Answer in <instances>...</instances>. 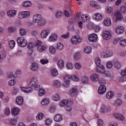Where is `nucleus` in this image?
Listing matches in <instances>:
<instances>
[{
  "instance_id": "39448f33",
  "label": "nucleus",
  "mask_w": 126,
  "mask_h": 126,
  "mask_svg": "<svg viewBox=\"0 0 126 126\" xmlns=\"http://www.w3.org/2000/svg\"><path fill=\"white\" fill-rule=\"evenodd\" d=\"M50 33L51 31L49 29L42 30L40 33V38H41V39H46V38L50 35Z\"/></svg>"
},
{
  "instance_id": "e433bc0d",
  "label": "nucleus",
  "mask_w": 126,
  "mask_h": 126,
  "mask_svg": "<svg viewBox=\"0 0 126 126\" xmlns=\"http://www.w3.org/2000/svg\"><path fill=\"white\" fill-rule=\"evenodd\" d=\"M46 94V90L44 89L40 88L38 90V96L40 97L44 96Z\"/></svg>"
},
{
  "instance_id": "c9c22d12",
  "label": "nucleus",
  "mask_w": 126,
  "mask_h": 126,
  "mask_svg": "<svg viewBox=\"0 0 126 126\" xmlns=\"http://www.w3.org/2000/svg\"><path fill=\"white\" fill-rule=\"evenodd\" d=\"M103 24L105 26H110L111 25V19L109 18H105Z\"/></svg>"
},
{
  "instance_id": "423d86ee",
  "label": "nucleus",
  "mask_w": 126,
  "mask_h": 126,
  "mask_svg": "<svg viewBox=\"0 0 126 126\" xmlns=\"http://www.w3.org/2000/svg\"><path fill=\"white\" fill-rule=\"evenodd\" d=\"M71 43L73 45H77L79 43H81L82 39L78 35L73 36L71 38Z\"/></svg>"
},
{
  "instance_id": "c85d7f7f",
  "label": "nucleus",
  "mask_w": 126,
  "mask_h": 126,
  "mask_svg": "<svg viewBox=\"0 0 126 126\" xmlns=\"http://www.w3.org/2000/svg\"><path fill=\"white\" fill-rule=\"evenodd\" d=\"M96 71L98 72H100V73H105V67L102 65H100L98 67H96Z\"/></svg>"
},
{
  "instance_id": "a18cd8bd",
  "label": "nucleus",
  "mask_w": 126,
  "mask_h": 126,
  "mask_svg": "<svg viewBox=\"0 0 126 126\" xmlns=\"http://www.w3.org/2000/svg\"><path fill=\"white\" fill-rule=\"evenodd\" d=\"M63 16V12L62 11H57L55 14L56 18H61Z\"/></svg>"
},
{
  "instance_id": "603ef678",
  "label": "nucleus",
  "mask_w": 126,
  "mask_h": 126,
  "mask_svg": "<svg viewBox=\"0 0 126 126\" xmlns=\"http://www.w3.org/2000/svg\"><path fill=\"white\" fill-rule=\"evenodd\" d=\"M66 67L68 69H72L73 68V64L71 63H67L66 64Z\"/></svg>"
},
{
  "instance_id": "f03ea898",
  "label": "nucleus",
  "mask_w": 126,
  "mask_h": 126,
  "mask_svg": "<svg viewBox=\"0 0 126 126\" xmlns=\"http://www.w3.org/2000/svg\"><path fill=\"white\" fill-rule=\"evenodd\" d=\"M36 45L37 49V51L39 53H43L45 52L48 49L47 46L43 45L42 42L40 40H37L36 42Z\"/></svg>"
},
{
  "instance_id": "dca6fc26",
  "label": "nucleus",
  "mask_w": 126,
  "mask_h": 126,
  "mask_svg": "<svg viewBox=\"0 0 126 126\" xmlns=\"http://www.w3.org/2000/svg\"><path fill=\"white\" fill-rule=\"evenodd\" d=\"M38 26L43 27L45 26L46 24H47V20L44 18V17H42L41 19H40L38 22L36 24Z\"/></svg>"
},
{
  "instance_id": "338daca9",
  "label": "nucleus",
  "mask_w": 126,
  "mask_h": 126,
  "mask_svg": "<svg viewBox=\"0 0 126 126\" xmlns=\"http://www.w3.org/2000/svg\"><path fill=\"white\" fill-rule=\"evenodd\" d=\"M106 66L108 69L112 68L113 67V63L111 62H108L106 63Z\"/></svg>"
},
{
  "instance_id": "f257e3e1",
  "label": "nucleus",
  "mask_w": 126,
  "mask_h": 126,
  "mask_svg": "<svg viewBox=\"0 0 126 126\" xmlns=\"http://www.w3.org/2000/svg\"><path fill=\"white\" fill-rule=\"evenodd\" d=\"M29 86L33 89H37L40 87L39 83H38V78H37V77H32L30 79Z\"/></svg>"
},
{
  "instance_id": "3c124183",
  "label": "nucleus",
  "mask_w": 126,
  "mask_h": 126,
  "mask_svg": "<svg viewBox=\"0 0 126 126\" xmlns=\"http://www.w3.org/2000/svg\"><path fill=\"white\" fill-rule=\"evenodd\" d=\"M43 117H44V114L42 113H39L37 115L36 118L37 121H40L43 119Z\"/></svg>"
},
{
  "instance_id": "473e14b6",
  "label": "nucleus",
  "mask_w": 126,
  "mask_h": 126,
  "mask_svg": "<svg viewBox=\"0 0 126 126\" xmlns=\"http://www.w3.org/2000/svg\"><path fill=\"white\" fill-rule=\"evenodd\" d=\"M22 5L24 7H30L32 6V2L31 1H26L22 3Z\"/></svg>"
},
{
  "instance_id": "bb28decb",
  "label": "nucleus",
  "mask_w": 126,
  "mask_h": 126,
  "mask_svg": "<svg viewBox=\"0 0 126 126\" xmlns=\"http://www.w3.org/2000/svg\"><path fill=\"white\" fill-rule=\"evenodd\" d=\"M62 86V83L61 82L58 80H54L53 83V86L55 87V88H59V87H61Z\"/></svg>"
},
{
  "instance_id": "20e7f679",
  "label": "nucleus",
  "mask_w": 126,
  "mask_h": 126,
  "mask_svg": "<svg viewBox=\"0 0 126 126\" xmlns=\"http://www.w3.org/2000/svg\"><path fill=\"white\" fill-rule=\"evenodd\" d=\"M17 42L19 47H23L26 46L27 45V40L23 37H18L17 39Z\"/></svg>"
},
{
  "instance_id": "8fccbe9b",
  "label": "nucleus",
  "mask_w": 126,
  "mask_h": 126,
  "mask_svg": "<svg viewBox=\"0 0 126 126\" xmlns=\"http://www.w3.org/2000/svg\"><path fill=\"white\" fill-rule=\"evenodd\" d=\"M95 64L96 65V66L97 67L100 66V65H102L101 64V60H100V58H99L98 57L95 58Z\"/></svg>"
},
{
  "instance_id": "f704fd0d",
  "label": "nucleus",
  "mask_w": 126,
  "mask_h": 126,
  "mask_svg": "<svg viewBox=\"0 0 126 126\" xmlns=\"http://www.w3.org/2000/svg\"><path fill=\"white\" fill-rule=\"evenodd\" d=\"M49 52L52 55H55L56 53H57V49L55 46H51L49 47Z\"/></svg>"
},
{
  "instance_id": "5fc2aeb1",
  "label": "nucleus",
  "mask_w": 126,
  "mask_h": 126,
  "mask_svg": "<svg viewBox=\"0 0 126 126\" xmlns=\"http://www.w3.org/2000/svg\"><path fill=\"white\" fill-rule=\"evenodd\" d=\"M67 104V99H63L60 102V105L61 107H63Z\"/></svg>"
},
{
  "instance_id": "09e8293b",
  "label": "nucleus",
  "mask_w": 126,
  "mask_h": 126,
  "mask_svg": "<svg viewBox=\"0 0 126 126\" xmlns=\"http://www.w3.org/2000/svg\"><path fill=\"white\" fill-rule=\"evenodd\" d=\"M63 87H65V88H68L69 86H70V81H64L63 84Z\"/></svg>"
},
{
  "instance_id": "69168bd1",
  "label": "nucleus",
  "mask_w": 126,
  "mask_h": 126,
  "mask_svg": "<svg viewBox=\"0 0 126 126\" xmlns=\"http://www.w3.org/2000/svg\"><path fill=\"white\" fill-rule=\"evenodd\" d=\"M17 121L15 119H11L10 121V124L12 125V126H15L16 125V123Z\"/></svg>"
},
{
  "instance_id": "0e129e2a",
  "label": "nucleus",
  "mask_w": 126,
  "mask_h": 126,
  "mask_svg": "<svg viewBox=\"0 0 126 126\" xmlns=\"http://www.w3.org/2000/svg\"><path fill=\"white\" fill-rule=\"evenodd\" d=\"M74 67L76 68V69H80L82 67L81 64L76 63H75Z\"/></svg>"
},
{
  "instance_id": "7ed1b4c3",
  "label": "nucleus",
  "mask_w": 126,
  "mask_h": 126,
  "mask_svg": "<svg viewBox=\"0 0 126 126\" xmlns=\"http://www.w3.org/2000/svg\"><path fill=\"white\" fill-rule=\"evenodd\" d=\"M30 12L29 11H24L20 12L18 14V18L19 19H24L28 18L30 16Z\"/></svg>"
},
{
  "instance_id": "ea45409f",
  "label": "nucleus",
  "mask_w": 126,
  "mask_h": 126,
  "mask_svg": "<svg viewBox=\"0 0 126 126\" xmlns=\"http://www.w3.org/2000/svg\"><path fill=\"white\" fill-rule=\"evenodd\" d=\"M27 34V32H26V30L24 28H21L20 29V34L22 36L24 37V36H26Z\"/></svg>"
},
{
  "instance_id": "49530a36",
  "label": "nucleus",
  "mask_w": 126,
  "mask_h": 126,
  "mask_svg": "<svg viewBox=\"0 0 126 126\" xmlns=\"http://www.w3.org/2000/svg\"><path fill=\"white\" fill-rule=\"evenodd\" d=\"M120 44L121 45V46H122V47L126 46V39L120 38Z\"/></svg>"
},
{
  "instance_id": "4be33fe9",
  "label": "nucleus",
  "mask_w": 126,
  "mask_h": 126,
  "mask_svg": "<svg viewBox=\"0 0 126 126\" xmlns=\"http://www.w3.org/2000/svg\"><path fill=\"white\" fill-rule=\"evenodd\" d=\"M113 117L115 118V119H117V120H120V121H124L125 120L124 116L118 113H114L113 114Z\"/></svg>"
},
{
  "instance_id": "aec40b11",
  "label": "nucleus",
  "mask_w": 126,
  "mask_h": 126,
  "mask_svg": "<svg viewBox=\"0 0 126 126\" xmlns=\"http://www.w3.org/2000/svg\"><path fill=\"white\" fill-rule=\"evenodd\" d=\"M97 38H98L97 34L93 33L89 36V40L90 42H96Z\"/></svg>"
},
{
  "instance_id": "e2e57ef3",
  "label": "nucleus",
  "mask_w": 126,
  "mask_h": 126,
  "mask_svg": "<svg viewBox=\"0 0 126 126\" xmlns=\"http://www.w3.org/2000/svg\"><path fill=\"white\" fill-rule=\"evenodd\" d=\"M120 10L122 13H126V6H122L120 7Z\"/></svg>"
},
{
  "instance_id": "c756f323",
  "label": "nucleus",
  "mask_w": 126,
  "mask_h": 126,
  "mask_svg": "<svg viewBox=\"0 0 126 126\" xmlns=\"http://www.w3.org/2000/svg\"><path fill=\"white\" fill-rule=\"evenodd\" d=\"M90 19V17H89V15H83L81 18V20L82 22H87V21H88Z\"/></svg>"
},
{
  "instance_id": "6ab92c4d",
  "label": "nucleus",
  "mask_w": 126,
  "mask_h": 126,
  "mask_svg": "<svg viewBox=\"0 0 126 126\" xmlns=\"http://www.w3.org/2000/svg\"><path fill=\"white\" fill-rule=\"evenodd\" d=\"M90 79L92 82H97L99 80V75L96 74H93L90 76Z\"/></svg>"
},
{
  "instance_id": "2f4dec72",
  "label": "nucleus",
  "mask_w": 126,
  "mask_h": 126,
  "mask_svg": "<svg viewBox=\"0 0 126 126\" xmlns=\"http://www.w3.org/2000/svg\"><path fill=\"white\" fill-rule=\"evenodd\" d=\"M113 65L114 67L117 69H120L121 68V63L117 60H113Z\"/></svg>"
},
{
  "instance_id": "cd10ccee",
  "label": "nucleus",
  "mask_w": 126,
  "mask_h": 126,
  "mask_svg": "<svg viewBox=\"0 0 126 126\" xmlns=\"http://www.w3.org/2000/svg\"><path fill=\"white\" fill-rule=\"evenodd\" d=\"M50 74L52 76H53V77H56L59 75V72H58V70L57 69L53 68L51 69Z\"/></svg>"
},
{
  "instance_id": "4c0bfd02",
  "label": "nucleus",
  "mask_w": 126,
  "mask_h": 126,
  "mask_svg": "<svg viewBox=\"0 0 126 126\" xmlns=\"http://www.w3.org/2000/svg\"><path fill=\"white\" fill-rule=\"evenodd\" d=\"M84 52L86 54H90V53H91V52H92V48H91V47L86 46L84 48Z\"/></svg>"
},
{
  "instance_id": "a878e982",
  "label": "nucleus",
  "mask_w": 126,
  "mask_h": 126,
  "mask_svg": "<svg viewBox=\"0 0 126 126\" xmlns=\"http://www.w3.org/2000/svg\"><path fill=\"white\" fill-rule=\"evenodd\" d=\"M16 102L18 105L21 106V105H23V103H24V101L23 100V97L21 96H18L16 99Z\"/></svg>"
},
{
  "instance_id": "ddd939ff",
  "label": "nucleus",
  "mask_w": 126,
  "mask_h": 126,
  "mask_svg": "<svg viewBox=\"0 0 126 126\" xmlns=\"http://www.w3.org/2000/svg\"><path fill=\"white\" fill-rule=\"evenodd\" d=\"M17 13V12L15 10H10L7 11V15L8 17L10 18H11L12 17H14L16 16V14Z\"/></svg>"
},
{
  "instance_id": "4468645a",
  "label": "nucleus",
  "mask_w": 126,
  "mask_h": 126,
  "mask_svg": "<svg viewBox=\"0 0 126 126\" xmlns=\"http://www.w3.org/2000/svg\"><path fill=\"white\" fill-rule=\"evenodd\" d=\"M102 58H109L113 56V54L109 50L103 51L101 55Z\"/></svg>"
},
{
  "instance_id": "5701e85b",
  "label": "nucleus",
  "mask_w": 126,
  "mask_h": 126,
  "mask_svg": "<svg viewBox=\"0 0 126 126\" xmlns=\"http://www.w3.org/2000/svg\"><path fill=\"white\" fill-rule=\"evenodd\" d=\"M41 104L42 106H47L50 104V99L48 97L43 98L41 101Z\"/></svg>"
},
{
  "instance_id": "052dcab7",
  "label": "nucleus",
  "mask_w": 126,
  "mask_h": 126,
  "mask_svg": "<svg viewBox=\"0 0 126 126\" xmlns=\"http://www.w3.org/2000/svg\"><path fill=\"white\" fill-rule=\"evenodd\" d=\"M19 92L18 88H14L12 90V95H16L17 93Z\"/></svg>"
},
{
  "instance_id": "1a4fd4ad",
  "label": "nucleus",
  "mask_w": 126,
  "mask_h": 126,
  "mask_svg": "<svg viewBox=\"0 0 126 126\" xmlns=\"http://www.w3.org/2000/svg\"><path fill=\"white\" fill-rule=\"evenodd\" d=\"M69 95L72 97L77 96V87H74L69 91Z\"/></svg>"
},
{
  "instance_id": "bf43d9fd",
  "label": "nucleus",
  "mask_w": 126,
  "mask_h": 126,
  "mask_svg": "<svg viewBox=\"0 0 126 126\" xmlns=\"http://www.w3.org/2000/svg\"><path fill=\"white\" fill-rule=\"evenodd\" d=\"M16 83V82L15 80H11L8 82V85H9V86H13L15 85Z\"/></svg>"
},
{
  "instance_id": "37998d69",
  "label": "nucleus",
  "mask_w": 126,
  "mask_h": 126,
  "mask_svg": "<svg viewBox=\"0 0 126 126\" xmlns=\"http://www.w3.org/2000/svg\"><path fill=\"white\" fill-rule=\"evenodd\" d=\"M9 46L11 49H13L15 47V41L14 40H10L8 42Z\"/></svg>"
},
{
  "instance_id": "6e6d98bb",
  "label": "nucleus",
  "mask_w": 126,
  "mask_h": 126,
  "mask_svg": "<svg viewBox=\"0 0 126 126\" xmlns=\"http://www.w3.org/2000/svg\"><path fill=\"white\" fill-rule=\"evenodd\" d=\"M70 79H71V76L69 75H65L63 77V81H70Z\"/></svg>"
},
{
  "instance_id": "79ce46f5",
  "label": "nucleus",
  "mask_w": 126,
  "mask_h": 126,
  "mask_svg": "<svg viewBox=\"0 0 126 126\" xmlns=\"http://www.w3.org/2000/svg\"><path fill=\"white\" fill-rule=\"evenodd\" d=\"M58 65L60 67V68L63 69L64 66V62L63 60H60L58 62Z\"/></svg>"
},
{
  "instance_id": "4d7b16f0",
  "label": "nucleus",
  "mask_w": 126,
  "mask_h": 126,
  "mask_svg": "<svg viewBox=\"0 0 126 126\" xmlns=\"http://www.w3.org/2000/svg\"><path fill=\"white\" fill-rule=\"evenodd\" d=\"M74 59L76 61L79 60L80 59V52H76L74 56Z\"/></svg>"
},
{
  "instance_id": "864d4df0",
  "label": "nucleus",
  "mask_w": 126,
  "mask_h": 126,
  "mask_svg": "<svg viewBox=\"0 0 126 126\" xmlns=\"http://www.w3.org/2000/svg\"><path fill=\"white\" fill-rule=\"evenodd\" d=\"M52 99L54 101H60L61 97H60V95L59 94H54L52 96Z\"/></svg>"
},
{
  "instance_id": "393cba45",
  "label": "nucleus",
  "mask_w": 126,
  "mask_h": 126,
  "mask_svg": "<svg viewBox=\"0 0 126 126\" xmlns=\"http://www.w3.org/2000/svg\"><path fill=\"white\" fill-rule=\"evenodd\" d=\"M81 81L83 84H88L89 83V78L87 76H84L81 77Z\"/></svg>"
},
{
  "instance_id": "9b49d317",
  "label": "nucleus",
  "mask_w": 126,
  "mask_h": 126,
  "mask_svg": "<svg viewBox=\"0 0 126 126\" xmlns=\"http://www.w3.org/2000/svg\"><path fill=\"white\" fill-rule=\"evenodd\" d=\"M106 91H107V88H106V86L100 85L98 90V93L100 95H102V94L106 93Z\"/></svg>"
},
{
  "instance_id": "a19ab883",
  "label": "nucleus",
  "mask_w": 126,
  "mask_h": 126,
  "mask_svg": "<svg viewBox=\"0 0 126 126\" xmlns=\"http://www.w3.org/2000/svg\"><path fill=\"white\" fill-rule=\"evenodd\" d=\"M56 48L58 51H62L63 49V45L61 42H58L57 43Z\"/></svg>"
},
{
  "instance_id": "7c9ffc66",
  "label": "nucleus",
  "mask_w": 126,
  "mask_h": 126,
  "mask_svg": "<svg viewBox=\"0 0 126 126\" xmlns=\"http://www.w3.org/2000/svg\"><path fill=\"white\" fill-rule=\"evenodd\" d=\"M54 119L55 122H57V123H59L61 122V121H63V116L60 114H57L55 115Z\"/></svg>"
},
{
  "instance_id": "680f3d73",
  "label": "nucleus",
  "mask_w": 126,
  "mask_h": 126,
  "mask_svg": "<svg viewBox=\"0 0 126 126\" xmlns=\"http://www.w3.org/2000/svg\"><path fill=\"white\" fill-rule=\"evenodd\" d=\"M67 105L68 106H72L73 105V100L72 99H67Z\"/></svg>"
},
{
  "instance_id": "c03bdc74",
  "label": "nucleus",
  "mask_w": 126,
  "mask_h": 126,
  "mask_svg": "<svg viewBox=\"0 0 126 126\" xmlns=\"http://www.w3.org/2000/svg\"><path fill=\"white\" fill-rule=\"evenodd\" d=\"M114 96V93L113 92H109L106 94V98L107 99H112L113 96Z\"/></svg>"
},
{
  "instance_id": "9d476101",
  "label": "nucleus",
  "mask_w": 126,
  "mask_h": 126,
  "mask_svg": "<svg viewBox=\"0 0 126 126\" xmlns=\"http://www.w3.org/2000/svg\"><path fill=\"white\" fill-rule=\"evenodd\" d=\"M57 40L58 34L55 33L51 34L48 38L49 42H56Z\"/></svg>"
},
{
  "instance_id": "58836bf2",
  "label": "nucleus",
  "mask_w": 126,
  "mask_h": 126,
  "mask_svg": "<svg viewBox=\"0 0 126 126\" xmlns=\"http://www.w3.org/2000/svg\"><path fill=\"white\" fill-rule=\"evenodd\" d=\"M106 12L109 14H110V13H113L114 12V8L112 6H108L106 8Z\"/></svg>"
},
{
  "instance_id": "774afa93",
  "label": "nucleus",
  "mask_w": 126,
  "mask_h": 126,
  "mask_svg": "<svg viewBox=\"0 0 126 126\" xmlns=\"http://www.w3.org/2000/svg\"><path fill=\"white\" fill-rule=\"evenodd\" d=\"M97 126H104V122H103V120L101 119H98L97 121Z\"/></svg>"
},
{
  "instance_id": "6e6552de",
  "label": "nucleus",
  "mask_w": 126,
  "mask_h": 126,
  "mask_svg": "<svg viewBox=\"0 0 126 126\" xmlns=\"http://www.w3.org/2000/svg\"><path fill=\"white\" fill-rule=\"evenodd\" d=\"M39 64L36 62H33L30 66V69L34 72H37L39 70Z\"/></svg>"
},
{
  "instance_id": "de8ad7c7",
  "label": "nucleus",
  "mask_w": 126,
  "mask_h": 126,
  "mask_svg": "<svg viewBox=\"0 0 126 126\" xmlns=\"http://www.w3.org/2000/svg\"><path fill=\"white\" fill-rule=\"evenodd\" d=\"M8 31L10 33H14L16 31V27H10L8 29Z\"/></svg>"
},
{
  "instance_id": "f8f14e48",
  "label": "nucleus",
  "mask_w": 126,
  "mask_h": 126,
  "mask_svg": "<svg viewBox=\"0 0 126 126\" xmlns=\"http://www.w3.org/2000/svg\"><path fill=\"white\" fill-rule=\"evenodd\" d=\"M114 15L115 17H116V21L117 20H122V19H123V15H122V13H121V11L120 10L116 11L114 13Z\"/></svg>"
},
{
  "instance_id": "f3484780",
  "label": "nucleus",
  "mask_w": 126,
  "mask_h": 126,
  "mask_svg": "<svg viewBox=\"0 0 126 126\" xmlns=\"http://www.w3.org/2000/svg\"><path fill=\"white\" fill-rule=\"evenodd\" d=\"M115 31L116 33H117L118 35L123 34V33L125 32V28L123 26L117 27L116 28Z\"/></svg>"
},
{
  "instance_id": "0eeeda50",
  "label": "nucleus",
  "mask_w": 126,
  "mask_h": 126,
  "mask_svg": "<svg viewBox=\"0 0 126 126\" xmlns=\"http://www.w3.org/2000/svg\"><path fill=\"white\" fill-rule=\"evenodd\" d=\"M102 37L104 40H108L112 37V32L110 31H105L102 33Z\"/></svg>"
},
{
  "instance_id": "412c9836",
  "label": "nucleus",
  "mask_w": 126,
  "mask_h": 126,
  "mask_svg": "<svg viewBox=\"0 0 126 126\" xmlns=\"http://www.w3.org/2000/svg\"><path fill=\"white\" fill-rule=\"evenodd\" d=\"M123 104V101H122V99L121 98H117L115 100H114L113 104L115 107H120L122 106Z\"/></svg>"
},
{
  "instance_id": "a211bd4d",
  "label": "nucleus",
  "mask_w": 126,
  "mask_h": 126,
  "mask_svg": "<svg viewBox=\"0 0 126 126\" xmlns=\"http://www.w3.org/2000/svg\"><path fill=\"white\" fill-rule=\"evenodd\" d=\"M21 91L23 92H24V93H32V92L33 91V89H32V88H31V87H20Z\"/></svg>"
},
{
  "instance_id": "13d9d810",
  "label": "nucleus",
  "mask_w": 126,
  "mask_h": 126,
  "mask_svg": "<svg viewBox=\"0 0 126 126\" xmlns=\"http://www.w3.org/2000/svg\"><path fill=\"white\" fill-rule=\"evenodd\" d=\"M4 114L5 116H9L10 115V109L9 108H6Z\"/></svg>"
},
{
  "instance_id": "72a5a7b5",
  "label": "nucleus",
  "mask_w": 126,
  "mask_h": 126,
  "mask_svg": "<svg viewBox=\"0 0 126 126\" xmlns=\"http://www.w3.org/2000/svg\"><path fill=\"white\" fill-rule=\"evenodd\" d=\"M19 108L14 107L12 109V114L13 116H17V115H19Z\"/></svg>"
},
{
  "instance_id": "b1692460",
  "label": "nucleus",
  "mask_w": 126,
  "mask_h": 126,
  "mask_svg": "<svg viewBox=\"0 0 126 126\" xmlns=\"http://www.w3.org/2000/svg\"><path fill=\"white\" fill-rule=\"evenodd\" d=\"M93 18L94 20L99 21V20H101L102 18H103V16L100 13H96L94 15Z\"/></svg>"
},
{
  "instance_id": "2eb2a0df",
  "label": "nucleus",
  "mask_w": 126,
  "mask_h": 126,
  "mask_svg": "<svg viewBox=\"0 0 126 126\" xmlns=\"http://www.w3.org/2000/svg\"><path fill=\"white\" fill-rule=\"evenodd\" d=\"M43 16L41 14H36L33 16V23H37Z\"/></svg>"
}]
</instances>
